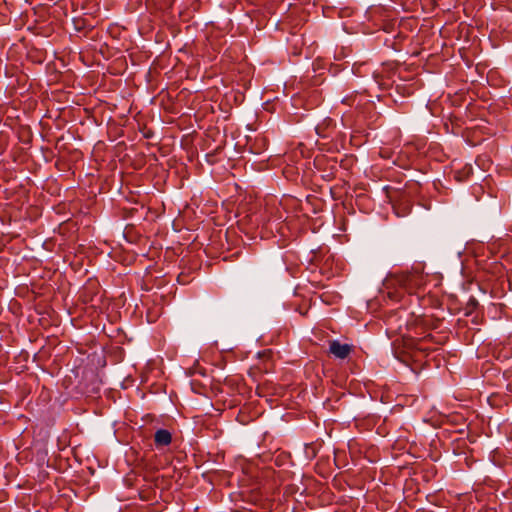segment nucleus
<instances>
[{
    "mask_svg": "<svg viewBox=\"0 0 512 512\" xmlns=\"http://www.w3.org/2000/svg\"><path fill=\"white\" fill-rule=\"evenodd\" d=\"M427 277L420 267H413L411 271L399 274L397 281L405 290L413 293L426 285Z\"/></svg>",
    "mask_w": 512,
    "mask_h": 512,
    "instance_id": "obj_1",
    "label": "nucleus"
},
{
    "mask_svg": "<svg viewBox=\"0 0 512 512\" xmlns=\"http://www.w3.org/2000/svg\"><path fill=\"white\" fill-rule=\"evenodd\" d=\"M352 349V345L342 344L338 340H332L329 343V352L338 359L347 358Z\"/></svg>",
    "mask_w": 512,
    "mask_h": 512,
    "instance_id": "obj_2",
    "label": "nucleus"
},
{
    "mask_svg": "<svg viewBox=\"0 0 512 512\" xmlns=\"http://www.w3.org/2000/svg\"><path fill=\"white\" fill-rule=\"evenodd\" d=\"M172 441V435L167 429H158L154 434V442L157 448L168 446Z\"/></svg>",
    "mask_w": 512,
    "mask_h": 512,
    "instance_id": "obj_3",
    "label": "nucleus"
},
{
    "mask_svg": "<svg viewBox=\"0 0 512 512\" xmlns=\"http://www.w3.org/2000/svg\"><path fill=\"white\" fill-rule=\"evenodd\" d=\"M69 393L72 394V395H75V396H77L78 394L84 393V388L82 387L81 380L77 381V384L75 385V387L71 391H69Z\"/></svg>",
    "mask_w": 512,
    "mask_h": 512,
    "instance_id": "obj_4",
    "label": "nucleus"
},
{
    "mask_svg": "<svg viewBox=\"0 0 512 512\" xmlns=\"http://www.w3.org/2000/svg\"><path fill=\"white\" fill-rule=\"evenodd\" d=\"M71 372L74 374L75 379H79L83 377L84 369L80 366L76 367L75 369H72Z\"/></svg>",
    "mask_w": 512,
    "mask_h": 512,
    "instance_id": "obj_5",
    "label": "nucleus"
},
{
    "mask_svg": "<svg viewBox=\"0 0 512 512\" xmlns=\"http://www.w3.org/2000/svg\"><path fill=\"white\" fill-rule=\"evenodd\" d=\"M80 157V153L79 152H75V159H78Z\"/></svg>",
    "mask_w": 512,
    "mask_h": 512,
    "instance_id": "obj_6",
    "label": "nucleus"
},
{
    "mask_svg": "<svg viewBox=\"0 0 512 512\" xmlns=\"http://www.w3.org/2000/svg\"><path fill=\"white\" fill-rule=\"evenodd\" d=\"M71 170V168H68L65 170V173H66V177L68 176V172Z\"/></svg>",
    "mask_w": 512,
    "mask_h": 512,
    "instance_id": "obj_7",
    "label": "nucleus"
},
{
    "mask_svg": "<svg viewBox=\"0 0 512 512\" xmlns=\"http://www.w3.org/2000/svg\"><path fill=\"white\" fill-rule=\"evenodd\" d=\"M70 266L74 268L75 264L73 262L70 263Z\"/></svg>",
    "mask_w": 512,
    "mask_h": 512,
    "instance_id": "obj_8",
    "label": "nucleus"
}]
</instances>
